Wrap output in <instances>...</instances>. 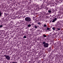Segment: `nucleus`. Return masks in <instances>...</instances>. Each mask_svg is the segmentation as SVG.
<instances>
[{"mask_svg":"<svg viewBox=\"0 0 63 63\" xmlns=\"http://www.w3.org/2000/svg\"><path fill=\"white\" fill-rule=\"evenodd\" d=\"M42 45L45 47H47L49 46V44L47 43H46L45 41H44L42 42Z\"/></svg>","mask_w":63,"mask_h":63,"instance_id":"f257e3e1","label":"nucleus"},{"mask_svg":"<svg viewBox=\"0 0 63 63\" xmlns=\"http://www.w3.org/2000/svg\"><path fill=\"white\" fill-rule=\"evenodd\" d=\"M25 20L26 21L28 22H31L32 21V19L30 17H27L25 18Z\"/></svg>","mask_w":63,"mask_h":63,"instance_id":"f03ea898","label":"nucleus"},{"mask_svg":"<svg viewBox=\"0 0 63 63\" xmlns=\"http://www.w3.org/2000/svg\"><path fill=\"white\" fill-rule=\"evenodd\" d=\"M3 56L4 57H5V58L7 60H10V58H11V57H10L9 55H5Z\"/></svg>","mask_w":63,"mask_h":63,"instance_id":"7ed1b4c3","label":"nucleus"},{"mask_svg":"<svg viewBox=\"0 0 63 63\" xmlns=\"http://www.w3.org/2000/svg\"><path fill=\"white\" fill-rule=\"evenodd\" d=\"M56 20H57V18H55L54 19L52 20V22H55V21H56Z\"/></svg>","mask_w":63,"mask_h":63,"instance_id":"20e7f679","label":"nucleus"},{"mask_svg":"<svg viewBox=\"0 0 63 63\" xmlns=\"http://www.w3.org/2000/svg\"><path fill=\"white\" fill-rule=\"evenodd\" d=\"M3 15V13H1L0 11V16H2V15Z\"/></svg>","mask_w":63,"mask_h":63,"instance_id":"39448f33","label":"nucleus"},{"mask_svg":"<svg viewBox=\"0 0 63 63\" xmlns=\"http://www.w3.org/2000/svg\"><path fill=\"white\" fill-rule=\"evenodd\" d=\"M31 24H29L28 26V27H31Z\"/></svg>","mask_w":63,"mask_h":63,"instance_id":"423d86ee","label":"nucleus"},{"mask_svg":"<svg viewBox=\"0 0 63 63\" xmlns=\"http://www.w3.org/2000/svg\"><path fill=\"white\" fill-rule=\"evenodd\" d=\"M47 25L46 24H45L44 25V27H46V28H47Z\"/></svg>","mask_w":63,"mask_h":63,"instance_id":"0eeeda50","label":"nucleus"},{"mask_svg":"<svg viewBox=\"0 0 63 63\" xmlns=\"http://www.w3.org/2000/svg\"><path fill=\"white\" fill-rule=\"evenodd\" d=\"M57 31H59V30H60V28H57Z\"/></svg>","mask_w":63,"mask_h":63,"instance_id":"6e6552de","label":"nucleus"},{"mask_svg":"<svg viewBox=\"0 0 63 63\" xmlns=\"http://www.w3.org/2000/svg\"><path fill=\"white\" fill-rule=\"evenodd\" d=\"M50 29V28H47V30H49Z\"/></svg>","mask_w":63,"mask_h":63,"instance_id":"1a4fd4ad","label":"nucleus"},{"mask_svg":"<svg viewBox=\"0 0 63 63\" xmlns=\"http://www.w3.org/2000/svg\"><path fill=\"white\" fill-rule=\"evenodd\" d=\"M48 13H51V11L50 10H48Z\"/></svg>","mask_w":63,"mask_h":63,"instance_id":"9d476101","label":"nucleus"},{"mask_svg":"<svg viewBox=\"0 0 63 63\" xmlns=\"http://www.w3.org/2000/svg\"><path fill=\"white\" fill-rule=\"evenodd\" d=\"M23 38H26V35H25L24 37H23Z\"/></svg>","mask_w":63,"mask_h":63,"instance_id":"9b49d317","label":"nucleus"},{"mask_svg":"<svg viewBox=\"0 0 63 63\" xmlns=\"http://www.w3.org/2000/svg\"><path fill=\"white\" fill-rule=\"evenodd\" d=\"M43 36H44V37H47V36H46V35H43Z\"/></svg>","mask_w":63,"mask_h":63,"instance_id":"f8f14e48","label":"nucleus"},{"mask_svg":"<svg viewBox=\"0 0 63 63\" xmlns=\"http://www.w3.org/2000/svg\"><path fill=\"white\" fill-rule=\"evenodd\" d=\"M52 29L53 30H55V28H54V27H53V28H52Z\"/></svg>","mask_w":63,"mask_h":63,"instance_id":"ddd939ff","label":"nucleus"},{"mask_svg":"<svg viewBox=\"0 0 63 63\" xmlns=\"http://www.w3.org/2000/svg\"><path fill=\"white\" fill-rule=\"evenodd\" d=\"M33 20H35V18L34 17H33Z\"/></svg>","mask_w":63,"mask_h":63,"instance_id":"4468645a","label":"nucleus"},{"mask_svg":"<svg viewBox=\"0 0 63 63\" xmlns=\"http://www.w3.org/2000/svg\"><path fill=\"white\" fill-rule=\"evenodd\" d=\"M3 27V25H0V28H2Z\"/></svg>","mask_w":63,"mask_h":63,"instance_id":"2eb2a0df","label":"nucleus"},{"mask_svg":"<svg viewBox=\"0 0 63 63\" xmlns=\"http://www.w3.org/2000/svg\"><path fill=\"white\" fill-rule=\"evenodd\" d=\"M4 15H5V16H7L8 14L5 13H4Z\"/></svg>","mask_w":63,"mask_h":63,"instance_id":"dca6fc26","label":"nucleus"},{"mask_svg":"<svg viewBox=\"0 0 63 63\" xmlns=\"http://www.w3.org/2000/svg\"><path fill=\"white\" fill-rule=\"evenodd\" d=\"M41 24L40 23V22H39L38 23V24H39L40 25Z\"/></svg>","mask_w":63,"mask_h":63,"instance_id":"f3484780","label":"nucleus"},{"mask_svg":"<svg viewBox=\"0 0 63 63\" xmlns=\"http://www.w3.org/2000/svg\"><path fill=\"white\" fill-rule=\"evenodd\" d=\"M35 28H36V29H37V27L36 26H35L34 27Z\"/></svg>","mask_w":63,"mask_h":63,"instance_id":"a211bd4d","label":"nucleus"},{"mask_svg":"<svg viewBox=\"0 0 63 63\" xmlns=\"http://www.w3.org/2000/svg\"><path fill=\"white\" fill-rule=\"evenodd\" d=\"M4 17L2 18V19H4Z\"/></svg>","mask_w":63,"mask_h":63,"instance_id":"6ab92c4d","label":"nucleus"},{"mask_svg":"<svg viewBox=\"0 0 63 63\" xmlns=\"http://www.w3.org/2000/svg\"><path fill=\"white\" fill-rule=\"evenodd\" d=\"M25 16H23V18H25Z\"/></svg>","mask_w":63,"mask_h":63,"instance_id":"aec40b11","label":"nucleus"}]
</instances>
